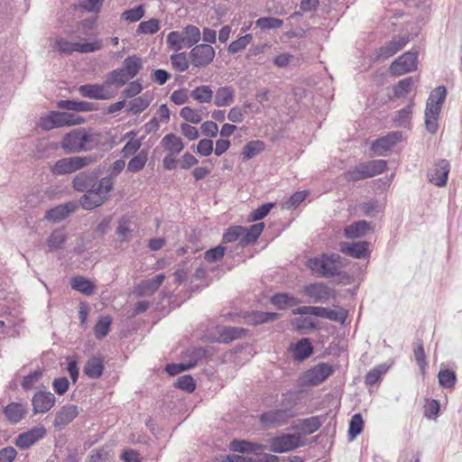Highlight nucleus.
Segmentation results:
<instances>
[{"label":"nucleus","mask_w":462,"mask_h":462,"mask_svg":"<svg viewBox=\"0 0 462 462\" xmlns=\"http://www.w3.org/2000/svg\"><path fill=\"white\" fill-rule=\"evenodd\" d=\"M303 292L314 303L326 302L333 295V291L323 282H314L304 286Z\"/></svg>","instance_id":"nucleus-12"},{"label":"nucleus","mask_w":462,"mask_h":462,"mask_svg":"<svg viewBox=\"0 0 462 462\" xmlns=\"http://www.w3.org/2000/svg\"><path fill=\"white\" fill-rule=\"evenodd\" d=\"M46 434L43 426L35 427L26 432L19 434L15 439V445L21 449H26L42 439Z\"/></svg>","instance_id":"nucleus-17"},{"label":"nucleus","mask_w":462,"mask_h":462,"mask_svg":"<svg viewBox=\"0 0 462 462\" xmlns=\"http://www.w3.org/2000/svg\"><path fill=\"white\" fill-rule=\"evenodd\" d=\"M345 180L346 181H357L365 179L371 178V174L369 173L366 162L360 163L356 166L354 169L349 170L344 174Z\"/></svg>","instance_id":"nucleus-38"},{"label":"nucleus","mask_w":462,"mask_h":462,"mask_svg":"<svg viewBox=\"0 0 462 462\" xmlns=\"http://www.w3.org/2000/svg\"><path fill=\"white\" fill-rule=\"evenodd\" d=\"M334 372L332 365L319 363L305 373L304 379L310 385H318L329 377Z\"/></svg>","instance_id":"nucleus-13"},{"label":"nucleus","mask_w":462,"mask_h":462,"mask_svg":"<svg viewBox=\"0 0 462 462\" xmlns=\"http://www.w3.org/2000/svg\"><path fill=\"white\" fill-rule=\"evenodd\" d=\"M147 160V151L142 150L129 161L127 164V171L133 173L139 172L144 168Z\"/></svg>","instance_id":"nucleus-41"},{"label":"nucleus","mask_w":462,"mask_h":462,"mask_svg":"<svg viewBox=\"0 0 462 462\" xmlns=\"http://www.w3.org/2000/svg\"><path fill=\"white\" fill-rule=\"evenodd\" d=\"M56 397L51 392L39 391L37 392L32 400L33 407V412L45 413L49 411L54 405Z\"/></svg>","instance_id":"nucleus-16"},{"label":"nucleus","mask_w":462,"mask_h":462,"mask_svg":"<svg viewBox=\"0 0 462 462\" xmlns=\"http://www.w3.org/2000/svg\"><path fill=\"white\" fill-rule=\"evenodd\" d=\"M413 100L403 108L397 111L393 117L394 125L397 127H406L410 125L412 115Z\"/></svg>","instance_id":"nucleus-32"},{"label":"nucleus","mask_w":462,"mask_h":462,"mask_svg":"<svg viewBox=\"0 0 462 462\" xmlns=\"http://www.w3.org/2000/svg\"><path fill=\"white\" fill-rule=\"evenodd\" d=\"M110 457V450L107 447H102L90 451L85 462H106Z\"/></svg>","instance_id":"nucleus-50"},{"label":"nucleus","mask_w":462,"mask_h":462,"mask_svg":"<svg viewBox=\"0 0 462 462\" xmlns=\"http://www.w3.org/2000/svg\"><path fill=\"white\" fill-rule=\"evenodd\" d=\"M274 206L275 204L272 202L261 205L260 207L252 211V213L249 216V219L251 221H258L264 218Z\"/></svg>","instance_id":"nucleus-61"},{"label":"nucleus","mask_w":462,"mask_h":462,"mask_svg":"<svg viewBox=\"0 0 462 462\" xmlns=\"http://www.w3.org/2000/svg\"><path fill=\"white\" fill-rule=\"evenodd\" d=\"M235 88L232 86H224L216 90L213 102L217 107L228 106L235 101Z\"/></svg>","instance_id":"nucleus-22"},{"label":"nucleus","mask_w":462,"mask_h":462,"mask_svg":"<svg viewBox=\"0 0 462 462\" xmlns=\"http://www.w3.org/2000/svg\"><path fill=\"white\" fill-rule=\"evenodd\" d=\"M402 134L400 132H391L386 135L378 138L372 143V150L379 156L385 155L398 142L402 140Z\"/></svg>","instance_id":"nucleus-15"},{"label":"nucleus","mask_w":462,"mask_h":462,"mask_svg":"<svg viewBox=\"0 0 462 462\" xmlns=\"http://www.w3.org/2000/svg\"><path fill=\"white\" fill-rule=\"evenodd\" d=\"M143 90V85L139 79L130 82L123 90L122 96L125 98H134Z\"/></svg>","instance_id":"nucleus-64"},{"label":"nucleus","mask_w":462,"mask_h":462,"mask_svg":"<svg viewBox=\"0 0 462 462\" xmlns=\"http://www.w3.org/2000/svg\"><path fill=\"white\" fill-rule=\"evenodd\" d=\"M143 16H144V9H143V5H138L132 9L126 10L121 15L122 19H124L129 23L138 22Z\"/></svg>","instance_id":"nucleus-59"},{"label":"nucleus","mask_w":462,"mask_h":462,"mask_svg":"<svg viewBox=\"0 0 462 462\" xmlns=\"http://www.w3.org/2000/svg\"><path fill=\"white\" fill-rule=\"evenodd\" d=\"M215 55L214 48L207 43L193 46L189 53L190 62L196 68L207 67L212 62Z\"/></svg>","instance_id":"nucleus-8"},{"label":"nucleus","mask_w":462,"mask_h":462,"mask_svg":"<svg viewBox=\"0 0 462 462\" xmlns=\"http://www.w3.org/2000/svg\"><path fill=\"white\" fill-rule=\"evenodd\" d=\"M369 230V224L365 220L356 221L345 228V236L347 238L364 236Z\"/></svg>","instance_id":"nucleus-34"},{"label":"nucleus","mask_w":462,"mask_h":462,"mask_svg":"<svg viewBox=\"0 0 462 462\" xmlns=\"http://www.w3.org/2000/svg\"><path fill=\"white\" fill-rule=\"evenodd\" d=\"M409 42L408 37L393 38L377 51V59H388L401 51Z\"/></svg>","instance_id":"nucleus-20"},{"label":"nucleus","mask_w":462,"mask_h":462,"mask_svg":"<svg viewBox=\"0 0 462 462\" xmlns=\"http://www.w3.org/2000/svg\"><path fill=\"white\" fill-rule=\"evenodd\" d=\"M121 69L125 73L126 77L132 79L143 69V60L136 55H131L123 61Z\"/></svg>","instance_id":"nucleus-25"},{"label":"nucleus","mask_w":462,"mask_h":462,"mask_svg":"<svg viewBox=\"0 0 462 462\" xmlns=\"http://www.w3.org/2000/svg\"><path fill=\"white\" fill-rule=\"evenodd\" d=\"M230 446L234 451L241 453L256 452L261 448V446L246 440H233Z\"/></svg>","instance_id":"nucleus-53"},{"label":"nucleus","mask_w":462,"mask_h":462,"mask_svg":"<svg viewBox=\"0 0 462 462\" xmlns=\"http://www.w3.org/2000/svg\"><path fill=\"white\" fill-rule=\"evenodd\" d=\"M128 80L129 79L126 77L125 73L120 68L108 72L105 83L107 88L110 86L121 88L125 86Z\"/></svg>","instance_id":"nucleus-39"},{"label":"nucleus","mask_w":462,"mask_h":462,"mask_svg":"<svg viewBox=\"0 0 462 462\" xmlns=\"http://www.w3.org/2000/svg\"><path fill=\"white\" fill-rule=\"evenodd\" d=\"M296 405L297 401L292 396L283 397L282 408L263 413L260 416V420L266 428L284 425L290 419L297 415Z\"/></svg>","instance_id":"nucleus-3"},{"label":"nucleus","mask_w":462,"mask_h":462,"mask_svg":"<svg viewBox=\"0 0 462 462\" xmlns=\"http://www.w3.org/2000/svg\"><path fill=\"white\" fill-rule=\"evenodd\" d=\"M95 180L96 177L93 174L82 171L74 177L72 186L77 191L87 193Z\"/></svg>","instance_id":"nucleus-29"},{"label":"nucleus","mask_w":462,"mask_h":462,"mask_svg":"<svg viewBox=\"0 0 462 462\" xmlns=\"http://www.w3.org/2000/svg\"><path fill=\"white\" fill-rule=\"evenodd\" d=\"M98 159L99 156L92 154L62 158L54 163L51 171L56 175L70 174L96 163Z\"/></svg>","instance_id":"nucleus-5"},{"label":"nucleus","mask_w":462,"mask_h":462,"mask_svg":"<svg viewBox=\"0 0 462 462\" xmlns=\"http://www.w3.org/2000/svg\"><path fill=\"white\" fill-rule=\"evenodd\" d=\"M241 232H245L244 226H236L229 227L223 236V242L224 243L238 242V245H240L241 236H242Z\"/></svg>","instance_id":"nucleus-60"},{"label":"nucleus","mask_w":462,"mask_h":462,"mask_svg":"<svg viewBox=\"0 0 462 462\" xmlns=\"http://www.w3.org/2000/svg\"><path fill=\"white\" fill-rule=\"evenodd\" d=\"M71 288L84 295L90 296L94 293L95 285L88 279L82 276H77L71 279Z\"/></svg>","instance_id":"nucleus-36"},{"label":"nucleus","mask_w":462,"mask_h":462,"mask_svg":"<svg viewBox=\"0 0 462 462\" xmlns=\"http://www.w3.org/2000/svg\"><path fill=\"white\" fill-rule=\"evenodd\" d=\"M283 21L275 17H261L255 21V25L261 30L279 29L282 26Z\"/></svg>","instance_id":"nucleus-51"},{"label":"nucleus","mask_w":462,"mask_h":462,"mask_svg":"<svg viewBox=\"0 0 462 462\" xmlns=\"http://www.w3.org/2000/svg\"><path fill=\"white\" fill-rule=\"evenodd\" d=\"M160 30V21L152 18L139 23L137 34H154Z\"/></svg>","instance_id":"nucleus-49"},{"label":"nucleus","mask_w":462,"mask_h":462,"mask_svg":"<svg viewBox=\"0 0 462 462\" xmlns=\"http://www.w3.org/2000/svg\"><path fill=\"white\" fill-rule=\"evenodd\" d=\"M245 332L246 330L241 328H225L220 333V341L224 343H229L235 339L242 337L245 334Z\"/></svg>","instance_id":"nucleus-45"},{"label":"nucleus","mask_w":462,"mask_h":462,"mask_svg":"<svg viewBox=\"0 0 462 462\" xmlns=\"http://www.w3.org/2000/svg\"><path fill=\"white\" fill-rule=\"evenodd\" d=\"M321 427L319 417L313 416L300 420L297 428L305 435H310L317 431Z\"/></svg>","instance_id":"nucleus-40"},{"label":"nucleus","mask_w":462,"mask_h":462,"mask_svg":"<svg viewBox=\"0 0 462 462\" xmlns=\"http://www.w3.org/2000/svg\"><path fill=\"white\" fill-rule=\"evenodd\" d=\"M4 412L10 422L17 423L24 417L25 409L20 403L12 402L4 409Z\"/></svg>","instance_id":"nucleus-35"},{"label":"nucleus","mask_w":462,"mask_h":462,"mask_svg":"<svg viewBox=\"0 0 462 462\" xmlns=\"http://www.w3.org/2000/svg\"><path fill=\"white\" fill-rule=\"evenodd\" d=\"M183 34V40L187 48H191L199 42L201 38L200 30L192 24L185 26L181 32Z\"/></svg>","instance_id":"nucleus-31"},{"label":"nucleus","mask_w":462,"mask_h":462,"mask_svg":"<svg viewBox=\"0 0 462 462\" xmlns=\"http://www.w3.org/2000/svg\"><path fill=\"white\" fill-rule=\"evenodd\" d=\"M58 107L69 111L89 112L95 110V105L88 101L60 100Z\"/></svg>","instance_id":"nucleus-26"},{"label":"nucleus","mask_w":462,"mask_h":462,"mask_svg":"<svg viewBox=\"0 0 462 462\" xmlns=\"http://www.w3.org/2000/svg\"><path fill=\"white\" fill-rule=\"evenodd\" d=\"M78 124H80V121L76 119V116L66 112L52 111L47 116L42 117L40 120V126L46 131Z\"/></svg>","instance_id":"nucleus-7"},{"label":"nucleus","mask_w":462,"mask_h":462,"mask_svg":"<svg viewBox=\"0 0 462 462\" xmlns=\"http://www.w3.org/2000/svg\"><path fill=\"white\" fill-rule=\"evenodd\" d=\"M293 357L298 361H302L313 353V346L309 338H301L292 347Z\"/></svg>","instance_id":"nucleus-28"},{"label":"nucleus","mask_w":462,"mask_h":462,"mask_svg":"<svg viewBox=\"0 0 462 462\" xmlns=\"http://www.w3.org/2000/svg\"><path fill=\"white\" fill-rule=\"evenodd\" d=\"M264 149L262 141H251L247 143L241 152L244 160H249L259 154Z\"/></svg>","instance_id":"nucleus-43"},{"label":"nucleus","mask_w":462,"mask_h":462,"mask_svg":"<svg viewBox=\"0 0 462 462\" xmlns=\"http://www.w3.org/2000/svg\"><path fill=\"white\" fill-rule=\"evenodd\" d=\"M79 94L84 97L96 100H106L113 97V94L104 84H85L79 88Z\"/></svg>","instance_id":"nucleus-14"},{"label":"nucleus","mask_w":462,"mask_h":462,"mask_svg":"<svg viewBox=\"0 0 462 462\" xmlns=\"http://www.w3.org/2000/svg\"><path fill=\"white\" fill-rule=\"evenodd\" d=\"M104 372V360L98 356L90 357L85 366L84 373L85 374L92 379L99 378Z\"/></svg>","instance_id":"nucleus-24"},{"label":"nucleus","mask_w":462,"mask_h":462,"mask_svg":"<svg viewBox=\"0 0 462 462\" xmlns=\"http://www.w3.org/2000/svg\"><path fill=\"white\" fill-rule=\"evenodd\" d=\"M341 256L337 254H323L320 257L311 258L307 266L319 277L330 278L339 275Z\"/></svg>","instance_id":"nucleus-4"},{"label":"nucleus","mask_w":462,"mask_h":462,"mask_svg":"<svg viewBox=\"0 0 462 462\" xmlns=\"http://www.w3.org/2000/svg\"><path fill=\"white\" fill-rule=\"evenodd\" d=\"M438 378L439 385L443 388H452L457 381L455 373L448 369L440 370Z\"/></svg>","instance_id":"nucleus-54"},{"label":"nucleus","mask_w":462,"mask_h":462,"mask_svg":"<svg viewBox=\"0 0 462 462\" xmlns=\"http://www.w3.org/2000/svg\"><path fill=\"white\" fill-rule=\"evenodd\" d=\"M111 322L112 320L108 316L102 317L97 321L94 328L97 338L101 339L108 334Z\"/></svg>","instance_id":"nucleus-58"},{"label":"nucleus","mask_w":462,"mask_h":462,"mask_svg":"<svg viewBox=\"0 0 462 462\" xmlns=\"http://www.w3.org/2000/svg\"><path fill=\"white\" fill-rule=\"evenodd\" d=\"M172 67L180 72L186 71L189 67V60L185 52L172 54L170 58Z\"/></svg>","instance_id":"nucleus-55"},{"label":"nucleus","mask_w":462,"mask_h":462,"mask_svg":"<svg viewBox=\"0 0 462 462\" xmlns=\"http://www.w3.org/2000/svg\"><path fill=\"white\" fill-rule=\"evenodd\" d=\"M449 171L450 164L448 161L445 159L439 160L429 171L428 180L438 187H444L447 184Z\"/></svg>","instance_id":"nucleus-11"},{"label":"nucleus","mask_w":462,"mask_h":462,"mask_svg":"<svg viewBox=\"0 0 462 462\" xmlns=\"http://www.w3.org/2000/svg\"><path fill=\"white\" fill-rule=\"evenodd\" d=\"M442 105L430 104L427 101L425 108V127L430 134H435L439 129V117Z\"/></svg>","instance_id":"nucleus-19"},{"label":"nucleus","mask_w":462,"mask_h":462,"mask_svg":"<svg viewBox=\"0 0 462 462\" xmlns=\"http://www.w3.org/2000/svg\"><path fill=\"white\" fill-rule=\"evenodd\" d=\"M54 49H57L60 53L69 55L77 51L78 42H71L66 39L59 38L55 41Z\"/></svg>","instance_id":"nucleus-57"},{"label":"nucleus","mask_w":462,"mask_h":462,"mask_svg":"<svg viewBox=\"0 0 462 462\" xmlns=\"http://www.w3.org/2000/svg\"><path fill=\"white\" fill-rule=\"evenodd\" d=\"M134 231V224L130 217H123L119 220L118 227L116 230L117 236L121 241H126L131 237Z\"/></svg>","instance_id":"nucleus-42"},{"label":"nucleus","mask_w":462,"mask_h":462,"mask_svg":"<svg viewBox=\"0 0 462 462\" xmlns=\"http://www.w3.org/2000/svg\"><path fill=\"white\" fill-rule=\"evenodd\" d=\"M152 95L145 92L140 97L133 98L128 104V111L134 115H139L144 111L152 101Z\"/></svg>","instance_id":"nucleus-27"},{"label":"nucleus","mask_w":462,"mask_h":462,"mask_svg":"<svg viewBox=\"0 0 462 462\" xmlns=\"http://www.w3.org/2000/svg\"><path fill=\"white\" fill-rule=\"evenodd\" d=\"M73 208L69 205H60L49 209L45 213V218L52 222H60L66 218L71 212Z\"/></svg>","instance_id":"nucleus-30"},{"label":"nucleus","mask_w":462,"mask_h":462,"mask_svg":"<svg viewBox=\"0 0 462 462\" xmlns=\"http://www.w3.org/2000/svg\"><path fill=\"white\" fill-rule=\"evenodd\" d=\"M304 445L300 434H282L270 439V450L274 453H284Z\"/></svg>","instance_id":"nucleus-6"},{"label":"nucleus","mask_w":462,"mask_h":462,"mask_svg":"<svg viewBox=\"0 0 462 462\" xmlns=\"http://www.w3.org/2000/svg\"><path fill=\"white\" fill-rule=\"evenodd\" d=\"M127 135H132L133 137L123 147L121 151L123 157H129L134 154L142 145L141 141L134 138L136 135L134 132H129L127 133Z\"/></svg>","instance_id":"nucleus-52"},{"label":"nucleus","mask_w":462,"mask_h":462,"mask_svg":"<svg viewBox=\"0 0 462 462\" xmlns=\"http://www.w3.org/2000/svg\"><path fill=\"white\" fill-rule=\"evenodd\" d=\"M279 315L274 312L255 311L252 313L251 319L254 325L266 323L277 319Z\"/></svg>","instance_id":"nucleus-62"},{"label":"nucleus","mask_w":462,"mask_h":462,"mask_svg":"<svg viewBox=\"0 0 462 462\" xmlns=\"http://www.w3.org/2000/svg\"><path fill=\"white\" fill-rule=\"evenodd\" d=\"M114 188V181L103 177L98 181H93L91 189L79 199L81 207L86 210H91L106 203Z\"/></svg>","instance_id":"nucleus-2"},{"label":"nucleus","mask_w":462,"mask_h":462,"mask_svg":"<svg viewBox=\"0 0 462 462\" xmlns=\"http://www.w3.org/2000/svg\"><path fill=\"white\" fill-rule=\"evenodd\" d=\"M174 385L181 390H184L188 393H192L196 388V383L192 376L190 375H182L180 376L175 382Z\"/></svg>","instance_id":"nucleus-63"},{"label":"nucleus","mask_w":462,"mask_h":462,"mask_svg":"<svg viewBox=\"0 0 462 462\" xmlns=\"http://www.w3.org/2000/svg\"><path fill=\"white\" fill-rule=\"evenodd\" d=\"M340 251L351 257L363 259L368 255V244L365 241L341 243Z\"/></svg>","instance_id":"nucleus-21"},{"label":"nucleus","mask_w":462,"mask_h":462,"mask_svg":"<svg viewBox=\"0 0 462 462\" xmlns=\"http://www.w3.org/2000/svg\"><path fill=\"white\" fill-rule=\"evenodd\" d=\"M189 96L199 103H210L213 100L214 93L210 86L200 85L196 87Z\"/></svg>","instance_id":"nucleus-33"},{"label":"nucleus","mask_w":462,"mask_h":462,"mask_svg":"<svg viewBox=\"0 0 462 462\" xmlns=\"http://www.w3.org/2000/svg\"><path fill=\"white\" fill-rule=\"evenodd\" d=\"M161 144L167 153L175 155L180 153L185 147L181 138L171 133L163 136Z\"/></svg>","instance_id":"nucleus-23"},{"label":"nucleus","mask_w":462,"mask_h":462,"mask_svg":"<svg viewBox=\"0 0 462 462\" xmlns=\"http://www.w3.org/2000/svg\"><path fill=\"white\" fill-rule=\"evenodd\" d=\"M414 80L413 78L409 77L405 78L402 80H400L394 87H393V94L396 97H402L405 96L410 90L411 86L413 85Z\"/></svg>","instance_id":"nucleus-56"},{"label":"nucleus","mask_w":462,"mask_h":462,"mask_svg":"<svg viewBox=\"0 0 462 462\" xmlns=\"http://www.w3.org/2000/svg\"><path fill=\"white\" fill-rule=\"evenodd\" d=\"M364 429V420L360 413L352 416L349 422L348 437L350 439H356Z\"/></svg>","instance_id":"nucleus-47"},{"label":"nucleus","mask_w":462,"mask_h":462,"mask_svg":"<svg viewBox=\"0 0 462 462\" xmlns=\"http://www.w3.org/2000/svg\"><path fill=\"white\" fill-rule=\"evenodd\" d=\"M66 234L62 230H54L47 239V245L50 251L61 248L66 242Z\"/></svg>","instance_id":"nucleus-44"},{"label":"nucleus","mask_w":462,"mask_h":462,"mask_svg":"<svg viewBox=\"0 0 462 462\" xmlns=\"http://www.w3.org/2000/svg\"><path fill=\"white\" fill-rule=\"evenodd\" d=\"M165 280L163 273L157 274L155 277L142 281L134 290L138 297H146L152 295L162 284Z\"/></svg>","instance_id":"nucleus-18"},{"label":"nucleus","mask_w":462,"mask_h":462,"mask_svg":"<svg viewBox=\"0 0 462 462\" xmlns=\"http://www.w3.org/2000/svg\"><path fill=\"white\" fill-rule=\"evenodd\" d=\"M271 302L280 310H284L288 307L299 305L300 300L287 293H278L271 298Z\"/></svg>","instance_id":"nucleus-37"},{"label":"nucleus","mask_w":462,"mask_h":462,"mask_svg":"<svg viewBox=\"0 0 462 462\" xmlns=\"http://www.w3.org/2000/svg\"><path fill=\"white\" fill-rule=\"evenodd\" d=\"M417 64V52L407 51L391 64L390 71L393 75L401 76L415 70Z\"/></svg>","instance_id":"nucleus-9"},{"label":"nucleus","mask_w":462,"mask_h":462,"mask_svg":"<svg viewBox=\"0 0 462 462\" xmlns=\"http://www.w3.org/2000/svg\"><path fill=\"white\" fill-rule=\"evenodd\" d=\"M253 41V35L248 33L233 41L227 47V51L236 54L245 50Z\"/></svg>","instance_id":"nucleus-48"},{"label":"nucleus","mask_w":462,"mask_h":462,"mask_svg":"<svg viewBox=\"0 0 462 462\" xmlns=\"http://www.w3.org/2000/svg\"><path fill=\"white\" fill-rule=\"evenodd\" d=\"M166 43L169 49L174 51H179L186 47L183 40V34L181 32L178 31H172L167 35Z\"/></svg>","instance_id":"nucleus-46"},{"label":"nucleus","mask_w":462,"mask_h":462,"mask_svg":"<svg viewBox=\"0 0 462 462\" xmlns=\"http://www.w3.org/2000/svg\"><path fill=\"white\" fill-rule=\"evenodd\" d=\"M79 408L74 404H66L60 408L53 420V427L60 431L64 430L79 415Z\"/></svg>","instance_id":"nucleus-10"},{"label":"nucleus","mask_w":462,"mask_h":462,"mask_svg":"<svg viewBox=\"0 0 462 462\" xmlns=\"http://www.w3.org/2000/svg\"><path fill=\"white\" fill-rule=\"evenodd\" d=\"M100 144V135L85 128H77L66 134L60 143L61 148L68 153L90 152Z\"/></svg>","instance_id":"nucleus-1"}]
</instances>
